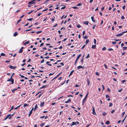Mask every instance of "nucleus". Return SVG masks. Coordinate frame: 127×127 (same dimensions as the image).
<instances>
[{"instance_id":"obj_1","label":"nucleus","mask_w":127,"mask_h":127,"mask_svg":"<svg viewBox=\"0 0 127 127\" xmlns=\"http://www.w3.org/2000/svg\"><path fill=\"white\" fill-rule=\"evenodd\" d=\"M87 97V93L85 97L83 99V102H82V103H83V104L85 102Z\"/></svg>"},{"instance_id":"obj_2","label":"nucleus","mask_w":127,"mask_h":127,"mask_svg":"<svg viewBox=\"0 0 127 127\" xmlns=\"http://www.w3.org/2000/svg\"><path fill=\"white\" fill-rule=\"evenodd\" d=\"M124 33V32H122L121 33H119L118 34H117L116 35V36L117 37H120L121 36L123 35V34Z\"/></svg>"},{"instance_id":"obj_3","label":"nucleus","mask_w":127,"mask_h":127,"mask_svg":"<svg viewBox=\"0 0 127 127\" xmlns=\"http://www.w3.org/2000/svg\"><path fill=\"white\" fill-rule=\"evenodd\" d=\"M24 47H21V48L20 49V50H19L18 52L19 53H21L22 52L23 50V49L24 48Z\"/></svg>"},{"instance_id":"obj_4","label":"nucleus","mask_w":127,"mask_h":127,"mask_svg":"<svg viewBox=\"0 0 127 127\" xmlns=\"http://www.w3.org/2000/svg\"><path fill=\"white\" fill-rule=\"evenodd\" d=\"M9 67L11 69H14L17 67V66H14L11 65L9 66Z\"/></svg>"},{"instance_id":"obj_5","label":"nucleus","mask_w":127,"mask_h":127,"mask_svg":"<svg viewBox=\"0 0 127 127\" xmlns=\"http://www.w3.org/2000/svg\"><path fill=\"white\" fill-rule=\"evenodd\" d=\"M48 85H44L42 86L40 88V89H41L43 88H45L48 87Z\"/></svg>"},{"instance_id":"obj_6","label":"nucleus","mask_w":127,"mask_h":127,"mask_svg":"<svg viewBox=\"0 0 127 127\" xmlns=\"http://www.w3.org/2000/svg\"><path fill=\"white\" fill-rule=\"evenodd\" d=\"M11 116V114H8L7 115L6 117L4 119V120H6V119H7L8 118H9Z\"/></svg>"},{"instance_id":"obj_7","label":"nucleus","mask_w":127,"mask_h":127,"mask_svg":"<svg viewBox=\"0 0 127 127\" xmlns=\"http://www.w3.org/2000/svg\"><path fill=\"white\" fill-rule=\"evenodd\" d=\"M93 109H92V114L94 115H96V113L95 111L94 108V107H93Z\"/></svg>"},{"instance_id":"obj_8","label":"nucleus","mask_w":127,"mask_h":127,"mask_svg":"<svg viewBox=\"0 0 127 127\" xmlns=\"http://www.w3.org/2000/svg\"><path fill=\"white\" fill-rule=\"evenodd\" d=\"M13 75V74L11 76V77H10V79H11V81L12 83V84H14V80L13 79H12V77Z\"/></svg>"},{"instance_id":"obj_9","label":"nucleus","mask_w":127,"mask_h":127,"mask_svg":"<svg viewBox=\"0 0 127 127\" xmlns=\"http://www.w3.org/2000/svg\"><path fill=\"white\" fill-rule=\"evenodd\" d=\"M45 103V102L43 101V102H41V103L40 105L41 107H42L44 106V104Z\"/></svg>"},{"instance_id":"obj_10","label":"nucleus","mask_w":127,"mask_h":127,"mask_svg":"<svg viewBox=\"0 0 127 127\" xmlns=\"http://www.w3.org/2000/svg\"><path fill=\"white\" fill-rule=\"evenodd\" d=\"M81 56V55L80 54H79V55H78V56L77 57L76 61H77L79 59V58Z\"/></svg>"},{"instance_id":"obj_11","label":"nucleus","mask_w":127,"mask_h":127,"mask_svg":"<svg viewBox=\"0 0 127 127\" xmlns=\"http://www.w3.org/2000/svg\"><path fill=\"white\" fill-rule=\"evenodd\" d=\"M35 3L32 2V1H30L29 2L28 4H35Z\"/></svg>"},{"instance_id":"obj_12","label":"nucleus","mask_w":127,"mask_h":127,"mask_svg":"<svg viewBox=\"0 0 127 127\" xmlns=\"http://www.w3.org/2000/svg\"><path fill=\"white\" fill-rule=\"evenodd\" d=\"M74 71V70H72L70 72L69 75V76H71V75H72L73 72Z\"/></svg>"},{"instance_id":"obj_13","label":"nucleus","mask_w":127,"mask_h":127,"mask_svg":"<svg viewBox=\"0 0 127 127\" xmlns=\"http://www.w3.org/2000/svg\"><path fill=\"white\" fill-rule=\"evenodd\" d=\"M83 66L81 65L77 67V68L78 69H79L80 68H83Z\"/></svg>"},{"instance_id":"obj_14","label":"nucleus","mask_w":127,"mask_h":127,"mask_svg":"<svg viewBox=\"0 0 127 127\" xmlns=\"http://www.w3.org/2000/svg\"><path fill=\"white\" fill-rule=\"evenodd\" d=\"M71 100L70 99H69L67 101H66L65 102V103H67L68 102H71Z\"/></svg>"},{"instance_id":"obj_15","label":"nucleus","mask_w":127,"mask_h":127,"mask_svg":"<svg viewBox=\"0 0 127 127\" xmlns=\"http://www.w3.org/2000/svg\"><path fill=\"white\" fill-rule=\"evenodd\" d=\"M38 108V107L37 105V104H36L35 105V107L34 108V111H35V110H36V109Z\"/></svg>"},{"instance_id":"obj_16","label":"nucleus","mask_w":127,"mask_h":127,"mask_svg":"<svg viewBox=\"0 0 127 127\" xmlns=\"http://www.w3.org/2000/svg\"><path fill=\"white\" fill-rule=\"evenodd\" d=\"M18 35V33L17 32H16L14 34L13 36H17Z\"/></svg>"},{"instance_id":"obj_17","label":"nucleus","mask_w":127,"mask_h":127,"mask_svg":"<svg viewBox=\"0 0 127 127\" xmlns=\"http://www.w3.org/2000/svg\"><path fill=\"white\" fill-rule=\"evenodd\" d=\"M29 105V104L25 103L23 105V107H25L28 106Z\"/></svg>"},{"instance_id":"obj_18","label":"nucleus","mask_w":127,"mask_h":127,"mask_svg":"<svg viewBox=\"0 0 127 127\" xmlns=\"http://www.w3.org/2000/svg\"><path fill=\"white\" fill-rule=\"evenodd\" d=\"M30 42L29 41H27V42L24 43V45H26V44H29Z\"/></svg>"},{"instance_id":"obj_19","label":"nucleus","mask_w":127,"mask_h":127,"mask_svg":"<svg viewBox=\"0 0 127 127\" xmlns=\"http://www.w3.org/2000/svg\"><path fill=\"white\" fill-rule=\"evenodd\" d=\"M96 47V45H92V49H95V47Z\"/></svg>"},{"instance_id":"obj_20","label":"nucleus","mask_w":127,"mask_h":127,"mask_svg":"<svg viewBox=\"0 0 127 127\" xmlns=\"http://www.w3.org/2000/svg\"><path fill=\"white\" fill-rule=\"evenodd\" d=\"M45 123H41L40 125V126L41 127H43L44 125H45Z\"/></svg>"},{"instance_id":"obj_21","label":"nucleus","mask_w":127,"mask_h":127,"mask_svg":"<svg viewBox=\"0 0 127 127\" xmlns=\"http://www.w3.org/2000/svg\"><path fill=\"white\" fill-rule=\"evenodd\" d=\"M109 121H108L106 122L105 124L107 125H108L109 124Z\"/></svg>"},{"instance_id":"obj_22","label":"nucleus","mask_w":127,"mask_h":127,"mask_svg":"<svg viewBox=\"0 0 127 127\" xmlns=\"http://www.w3.org/2000/svg\"><path fill=\"white\" fill-rule=\"evenodd\" d=\"M32 112L31 111H30V112H29V113L28 115V116H30L32 114Z\"/></svg>"},{"instance_id":"obj_23","label":"nucleus","mask_w":127,"mask_h":127,"mask_svg":"<svg viewBox=\"0 0 127 127\" xmlns=\"http://www.w3.org/2000/svg\"><path fill=\"white\" fill-rule=\"evenodd\" d=\"M42 31H38L36 33L37 34H38L39 33H41L42 32Z\"/></svg>"},{"instance_id":"obj_24","label":"nucleus","mask_w":127,"mask_h":127,"mask_svg":"<svg viewBox=\"0 0 127 127\" xmlns=\"http://www.w3.org/2000/svg\"><path fill=\"white\" fill-rule=\"evenodd\" d=\"M91 18L92 19V21L94 22H95V20H94V17L93 16H92L91 17Z\"/></svg>"},{"instance_id":"obj_25","label":"nucleus","mask_w":127,"mask_h":127,"mask_svg":"<svg viewBox=\"0 0 127 127\" xmlns=\"http://www.w3.org/2000/svg\"><path fill=\"white\" fill-rule=\"evenodd\" d=\"M113 105V104L112 103H109V107H111Z\"/></svg>"},{"instance_id":"obj_26","label":"nucleus","mask_w":127,"mask_h":127,"mask_svg":"<svg viewBox=\"0 0 127 127\" xmlns=\"http://www.w3.org/2000/svg\"><path fill=\"white\" fill-rule=\"evenodd\" d=\"M72 8L74 9H77L78 8V7L76 6H74L72 7Z\"/></svg>"},{"instance_id":"obj_27","label":"nucleus","mask_w":127,"mask_h":127,"mask_svg":"<svg viewBox=\"0 0 127 127\" xmlns=\"http://www.w3.org/2000/svg\"><path fill=\"white\" fill-rule=\"evenodd\" d=\"M17 90V89H14L12 91V92L13 93H15V92L14 91H16Z\"/></svg>"},{"instance_id":"obj_28","label":"nucleus","mask_w":127,"mask_h":127,"mask_svg":"<svg viewBox=\"0 0 127 127\" xmlns=\"http://www.w3.org/2000/svg\"><path fill=\"white\" fill-rule=\"evenodd\" d=\"M33 19V18H29V19H28L27 20L29 21H31Z\"/></svg>"},{"instance_id":"obj_29","label":"nucleus","mask_w":127,"mask_h":127,"mask_svg":"<svg viewBox=\"0 0 127 127\" xmlns=\"http://www.w3.org/2000/svg\"><path fill=\"white\" fill-rule=\"evenodd\" d=\"M83 23L86 25H87V21H85L83 22Z\"/></svg>"},{"instance_id":"obj_30","label":"nucleus","mask_w":127,"mask_h":127,"mask_svg":"<svg viewBox=\"0 0 127 127\" xmlns=\"http://www.w3.org/2000/svg\"><path fill=\"white\" fill-rule=\"evenodd\" d=\"M82 5V4L81 3H79L77 4V6H81Z\"/></svg>"},{"instance_id":"obj_31","label":"nucleus","mask_w":127,"mask_h":127,"mask_svg":"<svg viewBox=\"0 0 127 127\" xmlns=\"http://www.w3.org/2000/svg\"><path fill=\"white\" fill-rule=\"evenodd\" d=\"M1 56H3L5 55V54L3 53H1Z\"/></svg>"},{"instance_id":"obj_32","label":"nucleus","mask_w":127,"mask_h":127,"mask_svg":"<svg viewBox=\"0 0 127 127\" xmlns=\"http://www.w3.org/2000/svg\"><path fill=\"white\" fill-rule=\"evenodd\" d=\"M106 49V48L105 47H103L102 49V50L103 51H104V50H105Z\"/></svg>"},{"instance_id":"obj_33","label":"nucleus","mask_w":127,"mask_h":127,"mask_svg":"<svg viewBox=\"0 0 127 127\" xmlns=\"http://www.w3.org/2000/svg\"><path fill=\"white\" fill-rule=\"evenodd\" d=\"M66 6H64L63 7H62L61 8V9H64L65 8H66Z\"/></svg>"},{"instance_id":"obj_34","label":"nucleus","mask_w":127,"mask_h":127,"mask_svg":"<svg viewBox=\"0 0 127 127\" xmlns=\"http://www.w3.org/2000/svg\"><path fill=\"white\" fill-rule=\"evenodd\" d=\"M15 113L14 112V113H13V114H12V115H11V116L9 118V119H11V117L12 116L14 115V114H15Z\"/></svg>"},{"instance_id":"obj_35","label":"nucleus","mask_w":127,"mask_h":127,"mask_svg":"<svg viewBox=\"0 0 127 127\" xmlns=\"http://www.w3.org/2000/svg\"><path fill=\"white\" fill-rule=\"evenodd\" d=\"M44 43H41L40 45V47L43 45Z\"/></svg>"},{"instance_id":"obj_36","label":"nucleus","mask_w":127,"mask_h":127,"mask_svg":"<svg viewBox=\"0 0 127 127\" xmlns=\"http://www.w3.org/2000/svg\"><path fill=\"white\" fill-rule=\"evenodd\" d=\"M33 11V10H32L31 11L29 12L28 13V14H30L32 13Z\"/></svg>"},{"instance_id":"obj_37","label":"nucleus","mask_w":127,"mask_h":127,"mask_svg":"<svg viewBox=\"0 0 127 127\" xmlns=\"http://www.w3.org/2000/svg\"><path fill=\"white\" fill-rule=\"evenodd\" d=\"M20 105H19L18 106H17V107L15 108H14V109L16 110V109H17L19 107H20Z\"/></svg>"},{"instance_id":"obj_38","label":"nucleus","mask_w":127,"mask_h":127,"mask_svg":"<svg viewBox=\"0 0 127 127\" xmlns=\"http://www.w3.org/2000/svg\"><path fill=\"white\" fill-rule=\"evenodd\" d=\"M72 124L73 125H76V124L75 122H72Z\"/></svg>"},{"instance_id":"obj_39","label":"nucleus","mask_w":127,"mask_h":127,"mask_svg":"<svg viewBox=\"0 0 127 127\" xmlns=\"http://www.w3.org/2000/svg\"><path fill=\"white\" fill-rule=\"evenodd\" d=\"M83 37L84 38L86 39L87 38V35H85V36H83Z\"/></svg>"},{"instance_id":"obj_40","label":"nucleus","mask_w":127,"mask_h":127,"mask_svg":"<svg viewBox=\"0 0 127 127\" xmlns=\"http://www.w3.org/2000/svg\"><path fill=\"white\" fill-rule=\"evenodd\" d=\"M127 48V47H123V50H125Z\"/></svg>"},{"instance_id":"obj_41","label":"nucleus","mask_w":127,"mask_h":127,"mask_svg":"<svg viewBox=\"0 0 127 127\" xmlns=\"http://www.w3.org/2000/svg\"><path fill=\"white\" fill-rule=\"evenodd\" d=\"M108 50L109 51H111V50H113V49L111 48H110L108 49Z\"/></svg>"},{"instance_id":"obj_42","label":"nucleus","mask_w":127,"mask_h":127,"mask_svg":"<svg viewBox=\"0 0 127 127\" xmlns=\"http://www.w3.org/2000/svg\"><path fill=\"white\" fill-rule=\"evenodd\" d=\"M94 44H95L96 43V40L95 39H94Z\"/></svg>"},{"instance_id":"obj_43","label":"nucleus","mask_w":127,"mask_h":127,"mask_svg":"<svg viewBox=\"0 0 127 127\" xmlns=\"http://www.w3.org/2000/svg\"><path fill=\"white\" fill-rule=\"evenodd\" d=\"M95 74H96V75H97V76H98L99 75V74L98 73V72H96L95 73Z\"/></svg>"},{"instance_id":"obj_44","label":"nucleus","mask_w":127,"mask_h":127,"mask_svg":"<svg viewBox=\"0 0 127 127\" xmlns=\"http://www.w3.org/2000/svg\"><path fill=\"white\" fill-rule=\"evenodd\" d=\"M42 14V13H39L37 14V16H39L40 15H41Z\"/></svg>"},{"instance_id":"obj_45","label":"nucleus","mask_w":127,"mask_h":127,"mask_svg":"<svg viewBox=\"0 0 127 127\" xmlns=\"http://www.w3.org/2000/svg\"><path fill=\"white\" fill-rule=\"evenodd\" d=\"M85 33V32L84 31L83 32L82 35L84 36Z\"/></svg>"},{"instance_id":"obj_46","label":"nucleus","mask_w":127,"mask_h":127,"mask_svg":"<svg viewBox=\"0 0 127 127\" xmlns=\"http://www.w3.org/2000/svg\"><path fill=\"white\" fill-rule=\"evenodd\" d=\"M125 17L124 16H122L121 17V19L122 20L124 19H125Z\"/></svg>"},{"instance_id":"obj_47","label":"nucleus","mask_w":127,"mask_h":127,"mask_svg":"<svg viewBox=\"0 0 127 127\" xmlns=\"http://www.w3.org/2000/svg\"><path fill=\"white\" fill-rule=\"evenodd\" d=\"M44 60L43 59V60H42V61H41V62H40V63H44Z\"/></svg>"},{"instance_id":"obj_48","label":"nucleus","mask_w":127,"mask_h":127,"mask_svg":"<svg viewBox=\"0 0 127 127\" xmlns=\"http://www.w3.org/2000/svg\"><path fill=\"white\" fill-rule=\"evenodd\" d=\"M19 76H21L22 78H24L25 77L23 75H21V74H19Z\"/></svg>"},{"instance_id":"obj_49","label":"nucleus","mask_w":127,"mask_h":127,"mask_svg":"<svg viewBox=\"0 0 127 127\" xmlns=\"http://www.w3.org/2000/svg\"><path fill=\"white\" fill-rule=\"evenodd\" d=\"M48 10V8H46V9L43 10L42 11V12H43V11H47V10Z\"/></svg>"},{"instance_id":"obj_50","label":"nucleus","mask_w":127,"mask_h":127,"mask_svg":"<svg viewBox=\"0 0 127 127\" xmlns=\"http://www.w3.org/2000/svg\"><path fill=\"white\" fill-rule=\"evenodd\" d=\"M83 59H82L81 60V62L82 64H83Z\"/></svg>"},{"instance_id":"obj_51","label":"nucleus","mask_w":127,"mask_h":127,"mask_svg":"<svg viewBox=\"0 0 127 127\" xmlns=\"http://www.w3.org/2000/svg\"><path fill=\"white\" fill-rule=\"evenodd\" d=\"M77 27L78 28H79L81 27V26L80 25H77Z\"/></svg>"},{"instance_id":"obj_52","label":"nucleus","mask_w":127,"mask_h":127,"mask_svg":"<svg viewBox=\"0 0 127 127\" xmlns=\"http://www.w3.org/2000/svg\"><path fill=\"white\" fill-rule=\"evenodd\" d=\"M53 17H54V18H52V20L51 21H53L55 20V16H54Z\"/></svg>"},{"instance_id":"obj_53","label":"nucleus","mask_w":127,"mask_h":127,"mask_svg":"<svg viewBox=\"0 0 127 127\" xmlns=\"http://www.w3.org/2000/svg\"><path fill=\"white\" fill-rule=\"evenodd\" d=\"M107 91L108 92H110V89L109 88H108L107 89Z\"/></svg>"},{"instance_id":"obj_54","label":"nucleus","mask_w":127,"mask_h":127,"mask_svg":"<svg viewBox=\"0 0 127 127\" xmlns=\"http://www.w3.org/2000/svg\"><path fill=\"white\" fill-rule=\"evenodd\" d=\"M123 90V89L122 88L120 90H119L118 91V92H121L122 91V90Z\"/></svg>"},{"instance_id":"obj_55","label":"nucleus","mask_w":127,"mask_h":127,"mask_svg":"<svg viewBox=\"0 0 127 127\" xmlns=\"http://www.w3.org/2000/svg\"><path fill=\"white\" fill-rule=\"evenodd\" d=\"M102 89H103V90L104 89V86L103 85H102Z\"/></svg>"},{"instance_id":"obj_56","label":"nucleus","mask_w":127,"mask_h":127,"mask_svg":"<svg viewBox=\"0 0 127 127\" xmlns=\"http://www.w3.org/2000/svg\"><path fill=\"white\" fill-rule=\"evenodd\" d=\"M116 43V42H115L113 41L112 42V43L113 44H115Z\"/></svg>"},{"instance_id":"obj_57","label":"nucleus","mask_w":127,"mask_h":127,"mask_svg":"<svg viewBox=\"0 0 127 127\" xmlns=\"http://www.w3.org/2000/svg\"><path fill=\"white\" fill-rule=\"evenodd\" d=\"M86 45H83V46H82V47L81 48L82 49H84V47H85V46H86Z\"/></svg>"},{"instance_id":"obj_58","label":"nucleus","mask_w":127,"mask_h":127,"mask_svg":"<svg viewBox=\"0 0 127 127\" xmlns=\"http://www.w3.org/2000/svg\"><path fill=\"white\" fill-rule=\"evenodd\" d=\"M10 62V60H9V61L6 60L5 61V62L6 63H8L9 62Z\"/></svg>"},{"instance_id":"obj_59","label":"nucleus","mask_w":127,"mask_h":127,"mask_svg":"<svg viewBox=\"0 0 127 127\" xmlns=\"http://www.w3.org/2000/svg\"><path fill=\"white\" fill-rule=\"evenodd\" d=\"M56 103V102L52 103H51V104L52 105H54Z\"/></svg>"},{"instance_id":"obj_60","label":"nucleus","mask_w":127,"mask_h":127,"mask_svg":"<svg viewBox=\"0 0 127 127\" xmlns=\"http://www.w3.org/2000/svg\"><path fill=\"white\" fill-rule=\"evenodd\" d=\"M50 58V57L49 56H47L46 57H45V58L46 59H48Z\"/></svg>"},{"instance_id":"obj_61","label":"nucleus","mask_w":127,"mask_h":127,"mask_svg":"<svg viewBox=\"0 0 127 127\" xmlns=\"http://www.w3.org/2000/svg\"><path fill=\"white\" fill-rule=\"evenodd\" d=\"M104 65L105 67V68H106V69H107V66H106V65L105 64H104Z\"/></svg>"},{"instance_id":"obj_62","label":"nucleus","mask_w":127,"mask_h":127,"mask_svg":"<svg viewBox=\"0 0 127 127\" xmlns=\"http://www.w3.org/2000/svg\"><path fill=\"white\" fill-rule=\"evenodd\" d=\"M57 25H58L57 24H56V25H55L53 26V27H55L57 26Z\"/></svg>"},{"instance_id":"obj_63","label":"nucleus","mask_w":127,"mask_h":127,"mask_svg":"<svg viewBox=\"0 0 127 127\" xmlns=\"http://www.w3.org/2000/svg\"><path fill=\"white\" fill-rule=\"evenodd\" d=\"M114 112H115V110H113L111 112V113L112 114Z\"/></svg>"},{"instance_id":"obj_64","label":"nucleus","mask_w":127,"mask_h":127,"mask_svg":"<svg viewBox=\"0 0 127 127\" xmlns=\"http://www.w3.org/2000/svg\"><path fill=\"white\" fill-rule=\"evenodd\" d=\"M105 96H106V98H108V97H109V96L107 95H106Z\"/></svg>"}]
</instances>
